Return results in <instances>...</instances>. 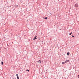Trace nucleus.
Returning a JSON list of instances; mask_svg holds the SVG:
<instances>
[{
    "instance_id": "9b49d317",
    "label": "nucleus",
    "mask_w": 79,
    "mask_h": 79,
    "mask_svg": "<svg viewBox=\"0 0 79 79\" xmlns=\"http://www.w3.org/2000/svg\"><path fill=\"white\" fill-rule=\"evenodd\" d=\"M72 37H74V35H72Z\"/></svg>"
},
{
    "instance_id": "423d86ee",
    "label": "nucleus",
    "mask_w": 79,
    "mask_h": 79,
    "mask_svg": "<svg viewBox=\"0 0 79 79\" xmlns=\"http://www.w3.org/2000/svg\"><path fill=\"white\" fill-rule=\"evenodd\" d=\"M17 77L18 79H19V77H18V76H17Z\"/></svg>"
},
{
    "instance_id": "39448f33",
    "label": "nucleus",
    "mask_w": 79,
    "mask_h": 79,
    "mask_svg": "<svg viewBox=\"0 0 79 79\" xmlns=\"http://www.w3.org/2000/svg\"><path fill=\"white\" fill-rule=\"evenodd\" d=\"M69 52H68V53H67V54L68 55H69Z\"/></svg>"
},
{
    "instance_id": "1a4fd4ad",
    "label": "nucleus",
    "mask_w": 79,
    "mask_h": 79,
    "mask_svg": "<svg viewBox=\"0 0 79 79\" xmlns=\"http://www.w3.org/2000/svg\"><path fill=\"white\" fill-rule=\"evenodd\" d=\"M1 63H2V65H3V62H1Z\"/></svg>"
},
{
    "instance_id": "6e6552de",
    "label": "nucleus",
    "mask_w": 79,
    "mask_h": 79,
    "mask_svg": "<svg viewBox=\"0 0 79 79\" xmlns=\"http://www.w3.org/2000/svg\"><path fill=\"white\" fill-rule=\"evenodd\" d=\"M71 34H72V32L70 33L69 35H71Z\"/></svg>"
},
{
    "instance_id": "4468645a",
    "label": "nucleus",
    "mask_w": 79,
    "mask_h": 79,
    "mask_svg": "<svg viewBox=\"0 0 79 79\" xmlns=\"http://www.w3.org/2000/svg\"><path fill=\"white\" fill-rule=\"evenodd\" d=\"M27 71H29V70H27Z\"/></svg>"
},
{
    "instance_id": "f03ea898",
    "label": "nucleus",
    "mask_w": 79,
    "mask_h": 79,
    "mask_svg": "<svg viewBox=\"0 0 79 79\" xmlns=\"http://www.w3.org/2000/svg\"><path fill=\"white\" fill-rule=\"evenodd\" d=\"M68 62H69V60H66L65 61V63H68Z\"/></svg>"
},
{
    "instance_id": "9d476101",
    "label": "nucleus",
    "mask_w": 79,
    "mask_h": 79,
    "mask_svg": "<svg viewBox=\"0 0 79 79\" xmlns=\"http://www.w3.org/2000/svg\"><path fill=\"white\" fill-rule=\"evenodd\" d=\"M45 19H47V17H46V18H45Z\"/></svg>"
},
{
    "instance_id": "ddd939ff",
    "label": "nucleus",
    "mask_w": 79,
    "mask_h": 79,
    "mask_svg": "<svg viewBox=\"0 0 79 79\" xmlns=\"http://www.w3.org/2000/svg\"><path fill=\"white\" fill-rule=\"evenodd\" d=\"M16 76H17H17H18V74H16Z\"/></svg>"
},
{
    "instance_id": "f257e3e1",
    "label": "nucleus",
    "mask_w": 79,
    "mask_h": 79,
    "mask_svg": "<svg viewBox=\"0 0 79 79\" xmlns=\"http://www.w3.org/2000/svg\"><path fill=\"white\" fill-rule=\"evenodd\" d=\"M78 4H76L75 5V7H78Z\"/></svg>"
},
{
    "instance_id": "0eeeda50",
    "label": "nucleus",
    "mask_w": 79,
    "mask_h": 79,
    "mask_svg": "<svg viewBox=\"0 0 79 79\" xmlns=\"http://www.w3.org/2000/svg\"><path fill=\"white\" fill-rule=\"evenodd\" d=\"M64 63H65V62H62V64H64Z\"/></svg>"
},
{
    "instance_id": "f8f14e48",
    "label": "nucleus",
    "mask_w": 79,
    "mask_h": 79,
    "mask_svg": "<svg viewBox=\"0 0 79 79\" xmlns=\"http://www.w3.org/2000/svg\"><path fill=\"white\" fill-rule=\"evenodd\" d=\"M78 78H79V75L78 76Z\"/></svg>"
},
{
    "instance_id": "20e7f679",
    "label": "nucleus",
    "mask_w": 79,
    "mask_h": 79,
    "mask_svg": "<svg viewBox=\"0 0 79 79\" xmlns=\"http://www.w3.org/2000/svg\"><path fill=\"white\" fill-rule=\"evenodd\" d=\"M38 63H41V61L40 60H39L38 61Z\"/></svg>"
},
{
    "instance_id": "7ed1b4c3",
    "label": "nucleus",
    "mask_w": 79,
    "mask_h": 79,
    "mask_svg": "<svg viewBox=\"0 0 79 79\" xmlns=\"http://www.w3.org/2000/svg\"><path fill=\"white\" fill-rule=\"evenodd\" d=\"M37 36H35V37L34 38V39H33L34 40H35V39H37Z\"/></svg>"
}]
</instances>
